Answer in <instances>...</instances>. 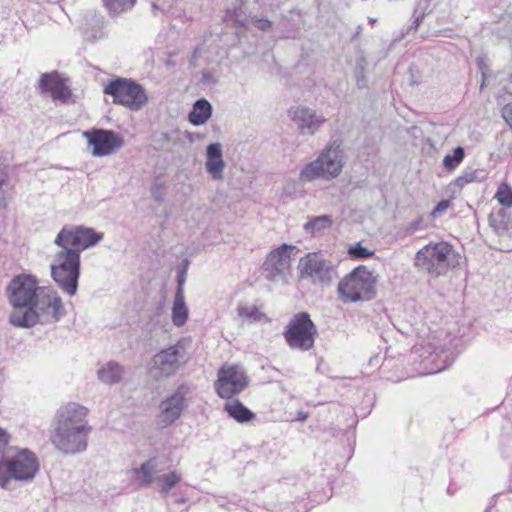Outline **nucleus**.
I'll list each match as a JSON object with an SVG mask.
<instances>
[{"mask_svg": "<svg viewBox=\"0 0 512 512\" xmlns=\"http://www.w3.org/2000/svg\"><path fill=\"white\" fill-rule=\"evenodd\" d=\"M160 136H161L160 140H162V141H167V142L172 141L171 135L169 133H167V132L161 133Z\"/></svg>", "mask_w": 512, "mask_h": 512, "instance_id": "ea45409f", "label": "nucleus"}, {"mask_svg": "<svg viewBox=\"0 0 512 512\" xmlns=\"http://www.w3.org/2000/svg\"><path fill=\"white\" fill-rule=\"evenodd\" d=\"M459 254L447 242H430L415 255V266L433 278H439L459 265Z\"/></svg>", "mask_w": 512, "mask_h": 512, "instance_id": "39448f33", "label": "nucleus"}, {"mask_svg": "<svg viewBox=\"0 0 512 512\" xmlns=\"http://www.w3.org/2000/svg\"><path fill=\"white\" fill-rule=\"evenodd\" d=\"M103 92L113 98V103L132 111H139L148 101L144 88L132 79L116 77L110 80Z\"/></svg>", "mask_w": 512, "mask_h": 512, "instance_id": "6e6552de", "label": "nucleus"}, {"mask_svg": "<svg viewBox=\"0 0 512 512\" xmlns=\"http://www.w3.org/2000/svg\"><path fill=\"white\" fill-rule=\"evenodd\" d=\"M40 289L36 277L20 274L12 278L6 290L14 310H26L33 305Z\"/></svg>", "mask_w": 512, "mask_h": 512, "instance_id": "9b49d317", "label": "nucleus"}, {"mask_svg": "<svg viewBox=\"0 0 512 512\" xmlns=\"http://www.w3.org/2000/svg\"><path fill=\"white\" fill-rule=\"evenodd\" d=\"M266 26H269V22H266L265 24H262L261 28L264 29Z\"/></svg>", "mask_w": 512, "mask_h": 512, "instance_id": "de8ad7c7", "label": "nucleus"}, {"mask_svg": "<svg viewBox=\"0 0 512 512\" xmlns=\"http://www.w3.org/2000/svg\"><path fill=\"white\" fill-rule=\"evenodd\" d=\"M158 461L156 458H151L144 462L139 469H135L136 474H141L142 483L150 485L156 481L159 484V492L168 493L170 489L175 487L181 480V476L176 472L160 475L155 477L158 472Z\"/></svg>", "mask_w": 512, "mask_h": 512, "instance_id": "f3484780", "label": "nucleus"}, {"mask_svg": "<svg viewBox=\"0 0 512 512\" xmlns=\"http://www.w3.org/2000/svg\"><path fill=\"white\" fill-rule=\"evenodd\" d=\"M188 318V308L184 300V289L180 288L176 290L173 307H172V321L177 327H181L185 324Z\"/></svg>", "mask_w": 512, "mask_h": 512, "instance_id": "b1692460", "label": "nucleus"}, {"mask_svg": "<svg viewBox=\"0 0 512 512\" xmlns=\"http://www.w3.org/2000/svg\"><path fill=\"white\" fill-rule=\"evenodd\" d=\"M38 469L39 463L32 451L8 447L0 455V487L6 488L11 479L30 481Z\"/></svg>", "mask_w": 512, "mask_h": 512, "instance_id": "20e7f679", "label": "nucleus"}, {"mask_svg": "<svg viewBox=\"0 0 512 512\" xmlns=\"http://www.w3.org/2000/svg\"><path fill=\"white\" fill-rule=\"evenodd\" d=\"M348 253L352 258L356 259H365L373 255V251H369L360 243H357L355 246L350 247Z\"/></svg>", "mask_w": 512, "mask_h": 512, "instance_id": "2f4dec72", "label": "nucleus"}, {"mask_svg": "<svg viewBox=\"0 0 512 512\" xmlns=\"http://www.w3.org/2000/svg\"><path fill=\"white\" fill-rule=\"evenodd\" d=\"M13 185L9 181L8 174L0 168V208H5L12 197Z\"/></svg>", "mask_w": 512, "mask_h": 512, "instance_id": "bb28decb", "label": "nucleus"}, {"mask_svg": "<svg viewBox=\"0 0 512 512\" xmlns=\"http://www.w3.org/2000/svg\"><path fill=\"white\" fill-rule=\"evenodd\" d=\"M489 224L501 236L506 235L512 225L509 215L502 209L490 213Z\"/></svg>", "mask_w": 512, "mask_h": 512, "instance_id": "393cba45", "label": "nucleus"}, {"mask_svg": "<svg viewBox=\"0 0 512 512\" xmlns=\"http://www.w3.org/2000/svg\"><path fill=\"white\" fill-rule=\"evenodd\" d=\"M362 32V26L359 25L356 29V33H355V36H358L360 33Z\"/></svg>", "mask_w": 512, "mask_h": 512, "instance_id": "a18cd8bd", "label": "nucleus"}, {"mask_svg": "<svg viewBox=\"0 0 512 512\" xmlns=\"http://www.w3.org/2000/svg\"><path fill=\"white\" fill-rule=\"evenodd\" d=\"M224 410L228 415L239 423H247L253 420L256 415L238 399L228 401Z\"/></svg>", "mask_w": 512, "mask_h": 512, "instance_id": "5701e85b", "label": "nucleus"}, {"mask_svg": "<svg viewBox=\"0 0 512 512\" xmlns=\"http://www.w3.org/2000/svg\"><path fill=\"white\" fill-rule=\"evenodd\" d=\"M449 206H450V201L449 200H441L434 207V209L432 211V216L433 217L439 216L442 212L446 211L449 208Z\"/></svg>", "mask_w": 512, "mask_h": 512, "instance_id": "f704fd0d", "label": "nucleus"}, {"mask_svg": "<svg viewBox=\"0 0 512 512\" xmlns=\"http://www.w3.org/2000/svg\"><path fill=\"white\" fill-rule=\"evenodd\" d=\"M189 388L186 385H180L176 391L159 405L158 423L162 428L172 425L178 420L187 407L186 395Z\"/></svg>", "mask_w": 512, "mask_h": 512, "instance_id": "dca6fc26", "label": "nucleus"}, {"mask_svg": "<svg viewBox=\"0 0 512 512\" xmlns=\"http://www.w3.org/2000/svg\"><path fill=\"white\" fill-rule=\"evenodd\" d=\"M495 198L502 206L512 207V188L507 183L500 184Z\"/></svg>", "mask_w": 512, "mask_h": 512, "instance_id": "c756f323", "label": "nucleus"}, {"mask_svg": "<svg viewBox=\"0 0 512 512\" xmlns=\"http://www.w3.org/2000/svg\"><path fill=\"white\" fill-rule=\"evenodd\" d=\"M423 18V16H417L415 17V19L413 20L411 26L409 27V30H417L418 26H419V23L421 21V19Z\"/></svg>", "mask_w": 512, "mask_h": 512, "instance_id": "4c0bfd02", "label": "nucleus"}, {"mask_svg": "<svg viewBox=\"0 0 512 512\" xmlns=\"http://www.w3.org/2000/svg\"><path fill=\"white\" fill-rule=\"evenodd\" d=\"M478 173L479 172L477 170L465 171V172H463V174L460 177H458L456 179V183L459 186H463L467 183H471L479 178Z\"/></svg>", "mask_w": 512, "mask_h": 512, "instance_id": "473e14b6", "label": "nucleus"}, {"mask_svg": "<svg viewBox=\"0 0 512 512\" xmlns=\"http://www.w3.org/2000/svg\"><path fill=\"white\" fill-rule=\"evenodd\" d=\"M465 151L461 146H457L453 154H447L443 159V165L447 170H452L456 168L464 159Z\"/></svg>", "mask_w": 512, "mask_h": 512, "instance_id": "c85d7f7f", "label": "nucleus"}, {"mask_svg": "<svg viewBox=\"0 0 512 512\" xmlns=\"http://www.w3.org/2000/svg\"><path fill=\"white\" fill-rule=\"evenodd\" d=\"M212 111L213 108L210 102L201 98L193 104L192 110L188 115V120L195 126H201L211 118Z\"/></svg>", "mask_w": 512, "mask_h": 512, "instance_id": "412c9836", "label": "nucleus"}, {"mask_svg": "<svg viewBox=\"0 0 512 512\" xmlns=\"http://www.w3.org/2000/svg\"><path fill=\"white\" fill-rule=\"evenodd\" d=\"M376 21H377V19H376V18H372V17H371V18H369V19H368V22H369L370 24H374Z\"/></svg>", "mask_w": 512, "mask_h": 512, "instance_id": "49530a36", "label": "nucleus"}, {"mask_svg": "<svg viewBox=\"0 0 512 512\" xmlns=\"http://www.w3.org/2000/svg\"><path fill=\"white\" fill-rule=\"evenodd\" d=\"M153 196H154V199L156 201H162L163 200V198L159 194L153 193Z\"/></svg>", "mask_w": 512, "mask_h": 512, "instance_id": "c03bdc74", "label": "nucleus"}, {"mask_svg": "<svg viewBox=\"0 0 512 512\" xmlns=\"http://www.w3.org/2000/svg\"><path fill=\"white\" fill-rule=\"evenodd\" d=\"M184 281H185V278H184L183 275L178 276V280H177L178 286H177V289L183 288Z\"/></svg>", "mask_w": 512, "mask_h": 512, "instance_id": "79ce46f5", "label": "nucleus"}, {"mask_svg": "<svg viewBox=\"0 0 512 512\" xmlns=\"http://www.w3.org/2000/svg\"><path fill=\"white\" fill-rule=\"evenodd\" d=\"M125 374V369L117 362L110 361L103 365L98 371V379L105 384L119 383Z\"/></svg>", "mask_w": 512, "mask_h": 512, "instance_id": "4be33fe9", "label": "nucleus"}, {"mask_svg": "<svg viewBox=\"0 0 512 512\" xmlns=\"http://www.w3.org/2000/svg\"><path fill=\"white\" fill-rule=\"evenodd\" d=\"M421 225H422L421 219L414 220L413 222L409 223L406 226V228H405L406 234H408V235L414 234L416 231H418L421 228Z\"/></svg>", "mask_w": 512, "mask_h": 512, "instance_id": "c9c22d12", "label": "nucleus"}, {"mask_svg": "<svg viewBox=\"0 0 512 512\" xmlns=\"http://www.w3.org/2000/svg\"><path fill=\"white\" fill-rule=\"evenodd\" d=\"M501 114L505 122L512 128V102L502 108Z\"/></svg>", "mask_w": 512, "mask_h": 512, "instance_id": "72a5a7b5", "label": "nucleus"}, {"mask_svg": "<svg viewBox=\"0 0 512 512\" xmlns=\"http://www.w3.org/2000/svg\"><path fill=\"white\" fill-rule=\"evenodd\" d=\"M308 417V414L306 412L300 411L298 412L297 419L299 421H305Z\"/></svg>", "mask_w": 512, "mask_h": 512, "instance_id": "a19ab883", "label": "nucleus"}, {"mask_svg": "<svg viewBox=\"0 0 512 512\" xmlns=\"http://www.w3.org/2000/svg\"><path fill=\"white\" fill-rule=\"evenodd\" d=\"M206 157V171L212 176L214 180H222L225 162L223 160L221 144H209L206 148Z\"/></svg>", "mask_w": 512, "mask_h": 512, "instance_id": "aec40b11", "label": "nucleus"}, {"mask_svg": "<svg viewBox=\"0 0 512 512\" xmlns=\"http://www.w3.org/2000/svg\"><path fill=\"white\" fill-rule=\"evenodd\" d=\"M375 285L376 277L360 265L340 281L338 293L344 302L369 301L376 295Z\"/></svg>", "mask_w": 512, "mask_h": 512, "instance_id": "0eeeda50", "label": "nucleus"}, {"mask_svg": "<svg viewBox=\"0 0 512 512\" xmlns=\"http://www.w3.org/2000/svg\"><path fill=\"white\" fill-rule=\"evenodd\" d=\"M290 117L297 124L299 133L302 135H314L325 124L326 118L316 110L297 106L289 110Z\"/></svg>", "mask_w": 512, "mask_h": 512, "instance_id": "a211bd4d", "label": "nucleus"}, {"mask_svg": "<svg viewBox=\"0 0 512 512\" xmlns=\"http://www.w3.org/2000/svg\"><path fill=\"white\" fill-rule=\"evenodd\" d=\"M103 233L84 226L63 227L54 244L60 248L53 255L50 275L56 286L69 296L76 295L80 277V254L103 239Z\"/></svg>", "mask_w": 512, "mask_h": 512, "instance_id": "f257e3e1", "label": "nucleus"}, {"mask_svg": "<svg viewBox=\"0 0 512 512\" xmlns=\"http://www.w3.org/2000/svg\"><path fill=\"white\" fill-rule=\"evenodd\" d=\"M248 378L239 365L222 366L215 381V390L220 398L230 399L248 386Z\"/></svg>", "mask_w": 512, "mask_h": 512, "instance_id": "f8f14e48", "label": "nucleus"}, {"mask_svg": "<svg viewBox=\"0 0 512 512\" xmlns=\"http://www.w3.org/2000/svg\"><path fill=\"white\" fill-rule=\"evenodd\" d=\"M316 335V325L307 312L295 314L283 332L289 347L300 351H308L313 348Z\"/></svg>", "mask_w": 512, "mask_h": 512, "instance_id": "1a4fd4ad", "label": "nucleus"}, {"mask_svg": "<svg viewBox=\"0 0 512 512\" xmlns=\"http://www.w3.org/2000/svg\"><path fill=\"white\" fill-rule=\"evenodd\" d=\"M185 356V348L181 342L161 350L151 359L150 376L157 381L173 376L185 363Z\"/></svg>", "mask_w": 512, "mask_h": 512, "instance_id": "9d476101", "label": "nucleus"}, {"mask_svg": "<svg viewBox=\"0 0 512 512\" xmlns=\"http://www.w3.org/2000/svg\"><path fill=\"white\" fill-rule=\"evenodd\" d=\"M293 245L282 244L272 251L263 264L266 278L270 281H286L291 267V253L295 250Z\"/></svg>", "mask_w": 512, "mask_h": 512, "instance_id": "2eb2a0df", "label": "nucleus"}, {"mask_svg": "<svg viewBox=\"0 0 512 512\" xmlns=\"http://www.w3.org/2000/svg\"><path fill=\"white\" fill-rule=\"evenodd\" d=\"M302 278L310 279L314 284L328 285L336 276L334 266L317 253H307L298 265Z\"/></svg>", "mask_w": 512, "mask_h": 512, "instance_id": "ddd939ff", "label": "nucleus"}, {"mask_svg": "<svg viewBox=\"0 0 512 512\" xmlns=\"http://www.w3.org/2000/svg\"><path fill=\"white\" fill-rule=\"evenodd\" d=\"M136 0H104L110 15L118 16L134 7Z\"/></svg>", "mask_w": 512, "mask_h": 512, "instance_id": "cd10ccee", "label": "nucleus"}, {"mask_svg": "<svg viewBox=\"0 0 512 512\" xmlns=\"http://www.w3.org/2000/svg\"><path fill=\"white\" fill-rule=\"evenodd\" d=\"M87 415L86 407L73 402L57 410L50 435L55 449L64 455H75L87 449L88 435L92 429Z\"/></svg>", "mask_w": 512, "mask_h": 512, "instance_id": "f03ea898", "label": "nucleus"}, {"mask_svg": "<svg viewBox=\"0 0 512 512\" xmlns=\"http://www.w3.org/2000/svg\"><path fill=\"white\" fill-rule=\"evenodd\" d=\"M345 164L344 150L340 143L334 142L326 147L320 155L306 164L299 173L302 183L317 179L332 180L340 175Z\"/></svg>", "mask_w": 512, "mask_h": 512, "instance_id": "423d86ee", "label": "nucleus"}, {"mask_svg": "<svg viewBox=\"0 0 512 512\" xmlns=\"http://www.w3.org/2000/svg\"><path fill=\"white\" fill-rule=\"evenodd\" d=\"M333 221L329 215L316 216L304 224V230L311 235L320 234L331 227Z\"/></svg>", "mask_w": 512, "mask_h": 512, "instance_id": "a878e982", "label": "nucleus"}, {"mask_svg": "<svg viewBox=\"0 0 512 512\" xmlns=\"http://www.w3.org/2000/svg\"><path fill=\"white\" fill-rule=\"evenodd\" d=\"M238 314L240 317H245L253 321H258L263 316V314L259 311V309L256 306L239 307Z\"/></svg>", "mask_w": 512, "mask_h": 512, "instance_id": "7c9ffc66", "label": "nucleus"}, {"mask_svg": "<svg viewBox=\"0 0 512 512\" xmlns=\"http://www.w3.org/2000/svg\"><path fill=\"white\" fill-rule=\"evenodd\" d=\"M151 9H152V13L157 16L158 15V11L162 12L163 13V9L159 7V5L157 4V2L153 1L152 4H151Z\"/></svg>", "mask_w": 512, "mask_h": 512, "instance_id": "58836bf2", "label": "nucleus"}, {"mask_svg": "<svg viewBox=\"0 0 512 512\" xmlns=\"http://www.w3.org/2000/svg\"><path fill=\"white\" fill-rule=\"evenodd\" d=\"M39 86L42 92H50L53 100L65 102L71 96L70 88L57 72L42 74Z\"/></svg>", "mask_w": 512, "mask_h": 512, "instance_id": "6ab92c4d", "label": "nucleus"}, {"mask_svg": "<svg viewBox=\"0 0 512 512\" xmlns=\"http://www.w3.org/2000/svg\"><path fill=\"white\" fill-rule=\"evenodd\" d=\"M201 81L203 83H212V84L217 83L216 79L213 77V75L210 72H203Z\"/></svg>", "mask_w": 512, "mask_h": 512, "instance_id": "e433bc0d", "label": "nucleus"}, {"mask_svg": "<svg viewBox=\"0 0 512 512\" xmlns=\"http://www.w3.org/2000/svg\"><path fill=\"white\" fill-rule=\"evenodd\" d=\"M89 146H92V155L103 157L110 155L120 149L123 144V138L112 130L93 128L83 132Z\"/></svg>", "mask_w": 512, "mask_h": 512, "instance_id": "4468645a", "label": "nucleus"}, {"mask_svg": "<svg viewBox=\"0 0 512 512\" xmlns=\"http://www.w3.org/2000/svg\"><path fill=\"white\" fill-rule=\"evenodd\" d=\"M65 313L59 294L51 287H41L30 309L13 310L9 321L15 327L30 328L37 323H56Z\"/></svg>", "mask_w": 512, "mask_h": 512, "instance_id": "7ed1b4c3", "label": "nucleus"}, {"mask_svg": "<svg viewBox=\"0 0 512 512\" xmlns=\"http://www.w3.org/2000/svg\"><path fill=\"white\" fill-rule=\"evenodd\" d=\"M198 51H199L198 49H195V50H194V53H193V56H192V59H191V64H192L193 66H195V65H196V64H195V60H196V58H197Z\"/></svg>", "mask_w": 512, "mask_h": 512, "instance_id": "37998d69", "label": "nucleus"}]
</instances>
